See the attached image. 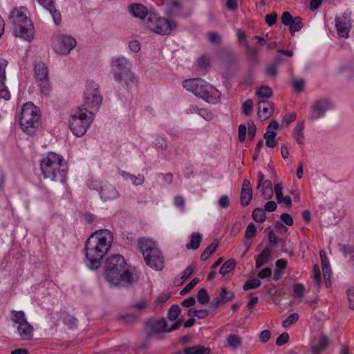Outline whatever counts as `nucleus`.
<instances>
[{
	"label": "nucleus",
	"mask_w": 354,
	"mask_h": 354,
	"mask_svg": "<svg viewBox=\"0 0 354 354\" xmlns=\"http://www.w3.org/2000/svg\"><path fill=\"white\" fill-rule=\"evenodd\" d=\"M289 341V335L288 333L284 332L279 335L276 340L277 346H282L286 344Z\"/></svg>",
	"instance_id": "54"
},
{
	"label": "nucleus",
	"mask_w": 354,
	"mask_h": 354,
	"mask_svg": "<svg viewBox=\"0 0 354 354\" xmlns=\"http://www.w3.org/2000/svg\"><path fill=\"white\" fill-rule=\"evenodd\" d=\"M194 269V266H190L187 267L182 273V279L183 281L187 280L193 274Z\"/></svg>",
	"instance_id": "63"
},
{
	"label": "nucleus",
	"mask_w": 354,
	"mask_h": 354,
	"mask_svg": "<svg viewBox=\"0 0 354 354\" xmlns=\"http://www.w3.org/2000/svg\"><path fill=\"white\" fill-rule=\"evenodd\" d=\"M187 354H209L210 349L200 346L186 347Z\"/></svg>",
	"instance_id": "36"
},
{
	"label": "nucleus",
	"mask_w": 354,
	"mask_h": 354,
	"mask_svg": "<svg viewBox=\"0 0 354 354\" xmlns=\"http://www.w3.org/2000/svg\"><path fill=\"white\" fill-rule=\"evenodd\" d=\"M98 84L93 81H88L84 91V106L87 110L95 113L97 111L102 102V96L99 91Z\"/></svg>",
	"instance_id": "11"
},
{
	"label": "nucleus",
	"mask_w": 354,
	"mask_h": 354,
	"mask_svg": "<svg viewBox=\"0 0 354 354\" xmlns=\"http://www.w3.org/2000/svg\"><path fill=\"white\" fill-rule=\"evenodd\" d=\"M299 319V315L298 313H294L290 314L288 317L284 319L282 323V327L287 328L293 324H295L297 320Z\"/></svg>",
	"instance_id": "41"
},
{
	"label": "nucleus",
	"mask_w": 354,
	"mask_h": 354,
	"mask_svg": "<svg viewBox=\"0 0 354 354\" xmlns=\"http://www.w3.org/2000/svg\"><path fill=\"white\" fill-rule=\"evenodd\" d=\"M245 47L250 59L252 61H256L257 59V50L254 48L250 47L248 41L245 42Z\"/></svg>",
	"instance_id": "50"
},
{
	"label": "nucleus",
	"mask_w": 354,
	"mask_h": 354,
	"mask_svg": "<svg viewBox=\"0 0 354 354\" xmlns=\"http://www.w3.org/2000/svg\"><path fill=\"white\" fill-rule=\"evenodd\" d=\"M277 68L278 66L274 65V64L268 66L267 68H266V75L275 78L278 73Z\"/></svg>",
	"instance_id": "53"
},
{
	"label": "nucleus",
	"mask_w": 354,
	"mask_h": 354,
	"mask_svg": "<svg viewBox=\"0 0 354 354\" xmlns=\"http://www.w3.org/2000/svg\"><path fill=\"white\" fill-rule=\"evenodd\" d=\"M94 115V112L84 106L73 111L69 119V127L72 133L77 137L84 136L93 121Z\"/></svg>",
	"instance_id": "7"
},
{
	"label": "nucleus",
	"mask_w": 354,
	"mask_h": 354,
	"mask_svg": "<svg viewBox=\"0 0 354 354\" xmlns=\"http://www.w3.org/2000/svg\"><path fill=\"white\" fill-rule=\"evenodd\" d=\"M17 328L21 339H32L33 337L34 328L33 326L28 322V321L18 325Z\"/></svg>",
	"instance_id": "21"
},
{
	"label": "nucleus",
	"mask_w": 354,
	"mask_h": 354,
	"mask_svg": "<svg viewBox=\"0 0 354 354\" xmlns=\"http://www.w3.org/2000/svg\"><path fill=\"white\" fill-rule=\"evenodd\" d=\"M236 266V261L234 259H229L226 261L219 270V273L223 276H225L230 271L233 270Z\"/></svg>",
	"instance_id": "33"
},
{
	"label": "nucleus",
	"mask_w": 354,
	"mask_h": 354,
	"mask_svg": "<svg viewBox=\"0 0 354 354\" xmlns=\"http://www.w3.org/2000/svg\"><path fill=\"white\" fill-rule=\"evenodd\" d=\"M129 12L134 17L139 18L144 21L145 18L149 12H147V9L145 6L140 3H133L129 7Z\"/></svg>",
	"instance_id": "22"
},
{
	"label": "nucleus",
	"mask_w": 354,
	"mask_h": 354,
	"mask_svg": "<svg viewBox=\"0 0 354 354\" xmlns=\"http://www.w3.org/2000/svg\"><path fill=\"white\" fill-rule=\"evenodd\" d=\"M219 297L226 303L234 298V294L232 292L227 291L225 288H222Z\"/></svg>",
	"instance_id": "49"
},
{
	"label": "nucleus",
	"mask_w": 354,
	"mask_h": 354,
	"mask_svg": "<svg viewBox=\"0 0 354 354\" xmlns=\"http://www.w3.org/2000/svg\"><path fill=\"white\" fill-rule=\"evenodd\" d=\"M63 322L67 325L70 328H74L77 326V320L76 319L68 314H65L63 316Z\"/></svg>",
	"instance_id": "45"
},
{
	"label": "nucleus",
	"mask_w": 354,
	"mask_h": 354,
	"mask_svg": "<svg viewBox=\"0 0 354 354\" xmlns=\"http://www.w3.org/2000/svg\"><path fill=\"white\" fill-rule=\"evenodd\" d=\"M44 8L50 14L54 24L57 26L59 25L62 22V15L57 4L53 1H51L44 6Z\"/></svg>",
	"instance_id": "23"
},
{
	"label": "nucleus",
	"mask_w": 354,
	"mask_h": 354,
	"mask_svg": "<svg viewBox=\"0 0 354 354\" xmlns=\"http://www.w3.org/2000/svg\"><path fill=\"white\" fill-rule=\"evenodd\" d=\"M347 297L349 302V308L354 309V290L348 289L347 290Z\"/></svg>",
	"instance_id": "64"
},
{
	"label": "nucleus",
	"mask_w": 354,
	"mask_h": 354,
	"mask_svg": "<svg viewBox=\"0 0 354 354\" xmlns=\"http://www.w3.org/2000/svg\"><path fill=\"white\" fill-rule=\"evenodd\" d=\"M241 338L239 335L230 334L226 339L225 345L232 349H236L241 345Z\"/></svg>",
	"instance_id": "31"
},
{
	"label": "nucleus",
	"mask_w": 354,
	"mask_h": 354,
	"mask_svg": "<svg viewBox=\"0 0 354 354\" xmlns=\"http://www.w3.org/2000/svg\"><path fill=\"white\" fill-rule=\"evenodd\" d=\"M10 319L17 326L27 321L25 313L23 310H12L10 311Z\"/></svg>",
	"instance_id": "30"
},
{
	"label": "nucleus",
	"mask_w": 354,
	"mask_h": 354,
	"mask_svg": "<svg viewBox=\"0 0 354 354\" xmlns=\"http://www.w3.org/2000/svg\"><path fill=\"white\" fill-rule=\"evenodd\" d=\"M113 236L109 230H101L93 233L87 239L84 250L86 265L91 270L97 269L101 260L106 255L113 243Z\"/></svg>",
	"instance_id": "1"
},
{
	"label": "nucleus",
	"mask_w": 354,
	"mask_h": 354,
	"mask_svg": "<svg viewBox=\"0 0 354 354\" xmlns=\"http://www.w3.org/2000/svg\"><path fill=\"white\" fill-rule=\"evenodd\" d=\"M197 299L198 301L204 305L207 304L209 301V296L205 288H201L197 294Z\"/></svg>",
	"instance_id": "40"
},
{
	"label": "nucleus",
	"mask_w": 354,
	"mask_h": 354,
	"mask_svg": "<svg viewBox=\"0 0 354 354\" xmlns=\"http://www.w3.org/2000/svg\"><path fill=\"white\" fill-rule=\"evenodd\" d=\"M153 145L157 149L166 150L167 149V139L165 136L157 135L153 142Z\"/></svg>",
	"instance_id": "34"
},
{
	"label": "nucleus",
	"mask_w": 354,
	"mask_h": 354,
	"mask_svg": "<svg viewBox=\"0 0 354 354\" xmlns=\"http://www.w3.org/2000/svg\"><path fill=\"white\" fill-rule=\"evenodd\" d=\"M138 244L147 265L156 270H162L164 258L157 243L151 239L141 237Z\"/></svg>",
	"instance_id": "6"
},
{
	"label": "nucleus",
	"mask_w": 354,
	"mask_h": 354,
	"mask_svg": "<svg viewBox=\"0 0 354 354\" xmlns=\"http://www.w3.org/2000/svg\"><path fill=\"white\" fill-rule=\"evenodd\" d=\"M40 168L46 179L64 183L67 180L68 167L64 157L55 152H48L41 160Z\"/></svg>",
	"instance_id": "3"
},
{
	"label": "nucleus",
	"mask_w": 354,
	"mask_h": 354,
	"mask_svg": "<svg viewBox=\"0 0 354 354\" xmlns=\"http://www.w3.org/2000/svg\"><path fill=\"white\" fill-rule=\"evenodd\" d=\"M313 279L317 286H319L322 281L319 268L317 265H314L313 268Z\"/></svg>",
	"instance_id": "56"
},
{
	"label": "nucleus",
	"mask_w": 354,
	"mask_h": 354,
	"mask_svg": "<svg viewBox=\"0 0 354 354\" xmlns=\"http://www.w3.org/2000/svg\"><path fill=\"white\" fill-rule=\"evenodd\" d=\"M149 306V301L147 300H142L139 302L135 303L131 305V308L136 309L138 311L145 310Z\"/></svg>",
	"instance_id": "57"
},
{
	"label": "nucleus",
	"mask_w": 354,
	"mask_h": 354,
	"mask_svg": "<svg viewBox=\"0 0 354 354\" xmlns=\"http://www.w3.org/2000/svg\"><path fill=\"white\" fill-rule=\"evenodd\" d=\"M261 281L257 278H252L249 280H247L243 286V288L244 290L247 291L249 290L254 289L257 288H259L261 286Z\"/></svg>",
	"instance_id": "38"
},
{
	"label": "nucleus",
	"mask_w": 354,
	"mask_h": 354,
	"mask_svg": "<svg viewBox=\"0 0 354 354\" xmlns=\"http://www.w3.org/2000/svg\"><path fill=\"white\" fill-rule=\"evenodd\" d=\"M202 234L198 232H193L190 236V241L187 243V249L196 250L199 248L202 241Z\"/></svg>",
	"instance_id": "28"
},
{
	"label": "nucleus",
	"mask_w": 354,
	"mask_h": 354,
	"mask_svg": "<svg viewBox=\"0 0 354 354\" xmlns=\"http://www.w3.org/2000/svg\"><path fill=\"white\" fill-rule=\"evenodd\" d=\"M200 281L198 278H194L188 284L183 288L180 292V295H185L188 293L191 290H192Z\"/></svg>",
	"instance_id": "42"
},
{
	"label": "nucleus",
	"mask_w": 354,
	"mask_h": 354,
	"mask_svg": "<svg viewBox=\"0 0 354 354\" xmlns=\"http://www.w3.org/2000/svg\"><path fill=\"white\" fill-rule=\"evenodd\" d=\"M270 337H271L270 331L268 330H264L261 331L260 333L259 341L261 343H266V342H268V340L270 339Z\"/></svg>",
	"instance_id": "62"
},
{
	"label": "nucleus",
	"mask_w": 354,
	"mask_h": 354,
	"mask_svg": "<svg viewBox=\"0 0 354 354\" xmlns=\"http://www.w3.org/2000/svg\"><path fill=\"white\" fill-rule=\"evenodd\" d=\"M333 108L331 102L326 99L322 98L317 100L312 106L313 113L310 118L316 120L325 116L326 112Z\"/></svg>",
	"instance_id": "16"
},
{
	"label": "nucleus",
	"mask_w": 354,
	"mask_h": 354,
	"mask_svg": "<svg viewBox=\"0 0 354 354\" xmlns=\"http://www.w3.org/2000/svg\"><path fill=\"white\" fill-rule=\"evenodd\" d=\"M145 177L142 174H138V176H133L131 181L132 184L135 186H139L143 185L145 183Z\"/></svg>",
	"instance_id": "60"
},
{
	"label": "nucleus",
	"mask_w": 354,
	"mask_h": 354,
	"mask_svg": "<svg viewBox=\"0 0 354 354\" xmlns=\"http://www.w3.org/2000/svg\"><path fill=\"white\" fill-rule=\"evenodd\" d=\"M282 189H283V183H277L274 185V190L275 195H276V199H277V201L278 203H280V201H281V199L283 198V193H282Z\"/></svg>",
	"instance_id": "52"
},
{
	"label": "nucleus",
	"mask_w": 354,
	"mask_h": 354,
	"mask_svg": "<svg viewBox=\"0 0 354 354\" xmlns=\"http://www.w3.org/2000/svg\"><path fill=\"white\" fill-rule=\"evenodd\" d=\"M261 196L266 200L270 199L273 196L272 183L270 180H266L261 185Z\"/></svg>",
	"instance_id": "27"
},
{
	"label": "nucleus",
	"mask_w": 354,
	"mask_h": 354,
	"mask_svg": "<svg viewBox=\"0 0 354 354\" xmlns=\"http://www.w3.org/2000/svg\"><path fill=\"white\" fill-rule=\"evenodd\" d=\"M248 137L250 139L252 140L254 138V136L256 135L257 128H256L254 123L252 120H250L248 122Z\"/></svg>",
	"instance_id": "59"
},
{
	"label": "nucleus",
	"mask_w": 354,
	"mask_h": 354,
	"mask_svg": "<svg viewBox=\"0 0 354 354\" xmlns=\"http://www.w3.org/2000/svg\"><path fill=\"white\" fill-rule=\"evenodd\" d=\"M148 326L151 333L159 334L166 333L167 323L165 319L162 318L148 323Z\"/></svg>",
	"instance_id": "24"
},
{
	"label": "nucleus",
	"mask_w": 354,
	"mask_h": 354,
	"mask_svg": "<svg viewBox=\"0 0 354 354\" xmlns=\"http://www.w3.org/2000/svg\"><path fill=\"white\" fill-rule=\"evenodd\" d=\"M40 119L39 109L32 102H26L21 109L19 124L28 134L35 133Z\"/></svg>",
	"instance_id": "8"
},
{
	"label": "nucleus",
	"mask_w": 354,
	"mask_h": 354,
	"mask_svg": "<svg viewBox=\"0 0 354 354\" xmlns=\"http://www.w3.org/2000/svg\"><path fill=\"white\" fill-rule=\"evenodd\" d=\"M218 245V242L209 244L201 254V259L203 261L207 259L208 257L216 251Z\"/></svg>",
	"instance_id": "37"
},
{
	"label": "nucleus",
	"mask_w": 354,
	"mask_h": 354,
	"mask_svg": "<svg viewBox=\"0 0 354 354\" xmlns=\"http://www.w3.org/2000/svg\"><path fill=\"white\" fill-rule=\"evenodd\" d=\"M256 95L259 98H270L272 96V91L268 86H261L256 91Z\"/></svg>",
	"instance_id": "32"
},
{
	"label": "nucleus",
	"mask_w": 354,
	"mask_h": 354,
	"mask_svg": "<svg viewBox=\"0 0 354 354\" xmlns=\"http://www.w3.org/2000/svg\"><path fill=\"white\" fill-rule=\"evenodd\" d=\"M8 66V61L0 59V98L9 100L11 97L8 88L6 85V68Z\"/></svg>",
	"instance_id": "18"
},
{
	"label": "nucleus",
	"mask_w": 354,
	"mask_h": 354,
	"mask_svg": "<svg viewBox=\"0 0 354 354\" xmlns=\"http://www.w3.org/2000/svg\"><path fill=\"white\" fill-rule=\"evenodd\" d=\"M253 103L251 99H248L242 105V111L246 115H251L252 112Z\"/></svg>",
	"instance_id": "51"
},
{
	"label": "nucleus",
	"mask_w": 354,
	"mask_h": 354,
	"mask_svg": "<svg viewBox=\"0 0 354 354\" xmlns=\"http://www.w3.org/2000/svg\"><path fill=\"white\" fill-rule=\"evenodd\" d=\"M329 339L325 335L322 334L319 338L318 342L312 346L310 348L311 352H322L324 351L328 346Z\"/></svg>",
	"instance_id": "26"
},
{
	"label": "nucleus",
	"mask_w": 354,
	"mask_h": 354,
	"mask_svg": "<svg viewBox=\"0 0 354 354\" xmlns=\"http://www.w3.org/2000/svg\"><path fill=\"white\" fill-rule=\"evenodd\" d=\"M34 75L41 94L45 97L48 96L52 88L49 80L48 66L43 62L36 64L34 68Z\"/></svg>",
	"instance_id": "13"
},
{
	"label": "nucleus",
	"mask_w": 354,
	"mask_h": 354,
	"mask_svg": "<svg viewBox=\"0 0 354 354\" xmlns=\"http://www.w3.org/2000/svg\"><path fill=\"white\" fill-rule=\"evenodd\" d=\"M162 4L166 6V12L168 15L185 16L187 15L184 11V5L178 0H165Z\"/></svg>",
	"instance_id": "19"
},
{
	"label": "nucleus",
	"mask_w": 354,
	"mask_h": 354,
	"mask_svg": "<svg viewBox=\"0 0 354 354\" xmlns=\"http://www.w3.org/2000/svg\"><path fill=\"white\" fill-rule=\"evenodd\" d=\"M208 39L211 43L218 44L221 41V37L219 34L216 32H208Z\"/></svg>",
	"instance_id": "58"
},
{
	"label": "nucleus",
	"mask_w": 354,
	"mask_h": 354,
	"mask_svg": "<svg viewBox=\"0 0 354 354\" xmlns=\"http://www.w3.org/2000/svg\"><path fill=\"white\" fill-rule=\"evenodd\" d=\"M280 218L283 223L288 226H292L293 225V219L292 217L287 213H283L280 216Z\"/></svg>",
	"instance_id": "61"
},
{
	"label": "nucleus",
	"mask_w": 354,
	"mask_h": 354,
	"mask_svg": "<svg viewBox=\"0 0 354 354\" xmlns=\"http://www.w3.org/2000/svg\"><path fill=\"white\" fill-rule=\"evenodd\" d=\"M125 266L126 261L121 254L108 257L104 266V276L111 285L120 287L133 282V275Z\"/></svg>",
	"instance_id": "2"
},
{
	"label": "nucleus",
	"mask_w": 354,
	"mask_h": 354,
	"mask_svg": "<svg viewBox=\"0 0 354 354\" xmlns=\"http://www.w3.org/2000/svg\"><path fill=\"white\" fill-rule=\"evenodd\" d=\"M111 73L115 82L123 87H131L138 82V77L132 71L131 62L124 56L113 59Z\"/></svg>",
	"instance_id": "5"
},
{
	"label": "nucleus",
	"mask_w": 354,
	"mask_h": 354,
	"mask_svg": "<svg viewBox=\"0 0 354 354\" xmlns=\"http://www.w3.org/2000/svg\"><path fill=\"white\" fill-rule=\"evenodd\" d=\"M218 205L222 209H227L230 205V201L227 195H222L218 201Z\"/></svg>",
	"instance_id": "55"
},
{
	"label": "nucleus",
	"mask_w": 354,
	"mask_h": 354,
	"mask_svg": "<svg viewBox=\"0 0 354 354\" xmlns=\"http://www.w3.org/2000/svg\"><path fill=\"white\" fill-rule=\"evenodd\" d=\"M252 218L257 223H263L266 219L265 211L261 207H257L252 212Z\"/></svg>",
	"instance_id": "35"
},
{
	"label": "nucleus",
	"mask_w": 354,
	"mask_h": 354,
	"mask_svg": "<svg viewBox=\"0 0 354 354\" xmlns=\"http://www.w3.org/2000/svg\"><path fill=\"white\" fill-rule=\"evenodd\" d=\"M281 21L284 26L289 27V30L292 35L303 27L302 19L299 17H293L288 12H284L282 14Z\"/></svg>",
	"instance_id": "17"
},
{
	"label": "nucleus",
	"mask_w": 354,
	"mask_h": 354,
	"mask_svg": "<svg viewBox=\"0 0 354 354\" xmlns=\"http://www.w3.org/2000/svg\"><path fill=\"white\" fill-rule=\"evenodd\" d=\"M335 21L338 35L344 38L348 37L352 27L351 11L346 10L342 17H335Z\"/></svg>",
	"instance_id": "15"
},
{
	"label": "nucleus",
	"mask_w": 354,
	"mask_h": 354,
	"mask_svg": "<svg viewBox=\"0 0 354 354\" xmlns=\"http://www.w3.org/2000/svg\"><path fill=\"white\" fill-rule=\"evenodd\" d=\"M274 111V105L267 100H260L258 103V116L261 120L268 118Z\"/></svg>",
	"instance_id": "20"
},
{
	"label": "nucleus",
	"mask_w": 354,
	"mask_h": 354,
	"mask_svg": "<svg viewBox=\"0 0 354 354\" xmlns=\"http://www.w3.org/2000/svg\"><path fill=\"white\" fill-rule=\"evenodd\" d=\"M76 46V39L71 35L57 33L53 36V49L58 55H67Z\"/></svg>",
	"instance_id": "14"
},
{
	"label": "nucleus",
	"mask_w": 354,
	"mask_h": 354,
	"mask_svg": "<svg viewBox=\"0 0 354 354\" xmlns=\"http://www.w3.org/2000/svg\"><path fill=\"white\" fill-rule=\"evenodd\" d=\"M304 121H302L296 125L293 131V136L296 139L297 142L300 145L304 142Z\"/></svg>",
	"instance_id": "29"
},
{
	"label": "nucleus",
	"mask_w": 354,
	"mask_h": 354,
	"mask_svg": "<svg viewBox=\"0 0 354 354\" xmlns=\"http://www.w3.org/2000/svg\"><path fill=\"white\" fill-rule=\"evenodd\" d=\"M88 187L91 190L97 191L104 202L116 200L120 196L117 189L107 181L90 180Z\"/></svg>",
	"instance_id": "12"
},
{
	"label": "nucleus",
	"mask_w": 354,
	"mask_h": 354,
	"mask_svg": "<svg viewBox=\"0 0 354 354\" xmlns=\"http://www.w3.org/2000/svg\"><path fill=\"white\" fill-rule=\"evenodd\" d=\"M338 248L339 251L343 253L344 257H347L348 254H354V245H346V244H339Z\"/></svg>",
	"instance_id": "46"
},
{
	"label": "nucleus",
	"mask_w": 354,
	"mask_h": 354,
	"mask_svg": "<svg viewBox=\"0 0 354 354\" xmlns=\"http://www.w3.org/2000/svg\"><path fill=\"white\" fill-rule=\"evenodd\" d=\"M257 227L254 223H250L245 232V239H252L256 236Z\"/></svg>",
	"instance_id": "48"
},
{
	"label": "nucleus",
	"mask_w": 354,
	"mask_h": 354,
	"mask_svg": "<svg viewBox=\"0 0 354 354\" xmlns=\"http://www.w3.org/2000/svg\"><path fill=\"white\" fill-rule=\"evenodd\" d=\"M138 319V316L133 313L122 315L119 317V320L125 324H132Z\"/></svg>",
	"instance_id": "44"
},
{
	"label": "nucleus",
	"mask_w": 354,
	"mask_h": 354,
	"mask_svg": "<svg viewBox=\"0 0 354 354\" xmlns=\"http://www.w3.org/2000/svg\"><path fill=\"white\" fill-rule=\"evenodd\" d=\"M292 290L294 297H301L304 294L305 287L301 283H295L292 287Z\"/></svg>",
	"instance_id": "47"
},
{
	"label": "nucleus",
	"mask_w": 354,
	"mask_h": 354,
	"mask_svg": "<svg viewBox=\"0 0 354 354\" xmlns=\"http://www.w3.org/2000/svg\"><path fill=\"white\" fill-rule=\"evenodd\" d=\"M252 196V192L241 191V205L245 207L249 205Z\"/></svg>",
	"instance_id": "43"
},
{
	"label": "nucleus",
	"mask_w": 354,
	"mask_h": 354,
	"mask_svg": "<svg viewBox=\"0 0 354 354\" xmlns=\"http://www.w3.org/2000/svg\"><path fill=\"white\" fill-rule=\"evenodd\" d=\"M183 86L187 91L193 93L196 97H201L209 103H216L221 96V93L217 90L216 92L218 93L217 97L211 95L208 88L213 87L201 78L186 80L183 82Z\"/></svg>",
	"instance_id": "9"
},
{
	"label": "nucleus",
	"mask_w": 354,
	"mask_h": 354,
	"mask_svg": "<svg viewBox=\"0 0 354 354\" xmlns=\"http://www.w3.org/2000/svg\"><path fill=\"white\" fill-rule=\"evenodd\" d=\"M272 248L270 247H266L263 251L257 255L256 257L255 267L256 268H260L266 263H268L270 259Z\"/></svg>",
	"instance_id": "25"
},
{
	"label": "nucleus",
	"mask_w": 354,
	"mask_h": 354,
	"mask_svg": "<svg viewBox=\"0 0 354 354\" xmlns=\"http://www.w3.org/2000/svg\"><path fill=\"white\" fill-rule=\"evenodd\" d=\"M180 312H181V310L178 305H176V304L172 305L170 307V308L168 311V314H167L169 319L171 321H176L178 317L179 316V315L180 314Z\"/></svg>",
	"instance_id": "39"
},
{
	"label": "nucleus",
	"mask_w": 354,
	"mask_h": 354,
	"mask_svg": "<svg viewBox=\"0 0 354 354\" xmlns=\"http://www.w3.org/2000/svg\"><path fill=\"white\" fill-rule=\"evenodd\" d=\"M25 7L14 8L8 17L13 35L30 41L35 37V26Z\"/></svg>",
	"instance_id": "4"
},
{
	"label": "nucleus",
	"mask_w": 354,
	"mask_h": 354,
	"mask_svg": "<svg viewBox=\"0 0 354 354\" xmlns=\"http://www.w3.org/2000/svg\"><path fill=\"white\" fill-rule=\"evenodd\" d=\"M143 24L147 29L161 35L169 34L177 26L176 22L160 17L152 12L147 15Z\"/></svg>",
	"instance_id": "10"
}]
</instances>
